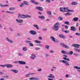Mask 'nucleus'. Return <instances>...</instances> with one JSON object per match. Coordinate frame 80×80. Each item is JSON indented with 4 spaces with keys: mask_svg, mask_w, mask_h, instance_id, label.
Masks as SVG:
<instances>
[{
    "mask_svg": "<svg viewBox=\"0 0 80 80\" xmlns=\"http://www.w3.org/2000/svg\"><path fill=\"white\" fill-rule=\"evenodd\" d=\"M29 80H38V79L37 77H32L29 78Z\"/></svg>",
    "mask_w": 80,
    "mask_h": 80,
    "instance_id": "15",
    "label": "nucleus"
},
{
    "mask_svg": "<svg viewBox=\"0 0 80 80\" xmlns=\"http://www.w3.org/2000/svg\"><path fill=\"white\" fill-rule=\"evenodd\" d=\"M64 24H67V25H70V22L68 21H65L64 22Z\"/></svg>",
    "mask_w": 80,
    "mask_h": 80,
    "instance_id": "29",
    "label": "nucleus"
},
{
    "mask_svg": "<svg viewBox=\"0 0 80 80\" xmlns=\"http://www.w3.org/2000/svg\"><path fill=\"white\" fill-rule=\"evenodd\" d=\"M38 38L40 40H42V37H40V36Z\"/></svg>",
    "mask_w": 80,
    "mask_h": 80,
    "instance_id": "57",
    "label": "nucleus"
},
{
    "mask_svg": "<svg viewBox=\"0 0 80 80\" xmlns=\"http://www.w3.org/2000/svg\"><path fill=\"white\" fill-rule=\"evenodd\" d=\"M26 42L27 43H30L31 42V41H26Z\"/></svg>",
    "mask_w": 80,
    "mask_h": 80,
    "instance_id": "52",
    "label": "nucleus"
},
{
    "mask_svg": "<svg viewBox=\"0 0 80 80\" xmlns=\"http://www.w3.org/2000/svg\"><path fill=\"white\" fill-rule=\"evenodd\" d=\"M74 68H76V69H78V70H80V67H79L77 66H74ZM78 71L80 72V70H78Z\"/></svg>",
    "mask_w": 80,
    "mask_h": 80,
    "instance_id": "24",
    "label": "nucleus"
},
{
    "mask_svg": "<svg viewBox=\"0 0 80 80\" xmlns=\"http://www.w3.org/2000/svg\"><path fill=\"white\" fill-rule=\"evenodd\" d=\"M69 37L70 38H72V36H69Z\"/></svg>",
    "mask_w": 80,
    "mask_h": 80,
    "instance_id": "62",
    "label": "nucleus"
},
{
    "mask_svg": "<svg viewBox=\"0 0 80 80\" xmlns=\"http://www.w3.org/2000/svg\"><path fill=\"white\" fill-rule=\"evenodd\" d=\"M72 46L75 47V48H80V45L77 44H73L72 45Z\"/></svg>",
    "mask_w": 80,
    "mask_h": 80,
    "instance_id": "8",
    "label": "nucleus"
},
{
    "mask_svg": "<svg viewBox=\"0 0 80 80\" xmlns=\"http://www.w3.org/2000/svg\"><path fill=\"white\" fill-rule=\"evenodd\" d=\"M38 13L39 14V15H42V13L40 12H38Z\"/></svg>",
    "mask_w": 80,
    "mask_h": 80,
    "instance_id": "60",
    "label": "nucleus"
},
{
    "mask_svg": "<svg viewBox=\"0 0 80 80\" xmlns=\"http://www.w3.org/2000/svg\"><path fill=\"white\" fill-rule=\"evenodd\" d=\"M75 50V51H76V52H80V49H79L76 48Z\"/></svg>",
    "mask_w": 80,
    "mask_h": 80,
    "instance_id": "32",
    "label": "nucleus"
},
{
    "mask_svg": "<svg viewBox=\"0 0 80 80\" xmlns=\"http://www.w3.org/2000/svg\"><path fill=\"white\" fill-rule=\"evenodd\" d=\"M63 58V59H64V60H67V61H69V62L70 61V59H69L68 58Z\"/></svg>",
    "mask_w": 80,
    "mask_h": 80,
    "instance_id": "34",
    "label": "nucleus"
},
{
    "mask_svg": "<svg viewBox=\"0 0 80 80\" xmlns=\"http://www.w3.org/2000/svg\"><path fill=\"white\" fill-rule=\"evenodd\" d=\"M32 56L30 57V58L31 59H35V58L36 57H35V54H32Z\"/></svg>",
    "mask_w": 80,
    "mask_h": 80,
    "instance_id": "13",
    "label": "nucleus"
},
{
    "mask_svg": "<svg viewBox=\"0 0 80 80\" xmlns=\"http://www.w3.org/2000/svg\"><path fill=\"white\" fill-rule=\"evenodd\" d=\"M65 27L66 29H67L68 28V26H65Z\"/></svg>",
    "mask_w": 80,
    "mask_h": 80,
    "instance_id": "54",
    "label": "nucleus"
},
{
    "mask_svg": "<svg viewBox=\"0 0 80 80\" xmlns=\"http://www.w3.org/2000/svg\"><path fill=\"white\" fill-rule=\"evenodd\" d=\"M15 10V8H9V10Z\"/></svg>",
    "mask_w": 80,
    "mask_h": 80,
    "instance_id": "39",
    "label": "nucleus"
},
{
    "mask_svg": "<svg viewBox=\"0 0 80 80\" xmlns=\"http://www.w3.org/2000/svg\"><path fill=\"white\" fill-rule=\"evenodd\" d=\"M59 23L57 22L56 23L54 26L52 27V28L53 30H55V31H57L58 30V28L59 27Z\"/></svg>",
    "mask_w": 80,
    "mask_h": 80,
    "instance_id": "2",
    "label": "nucleus"
},
{
    "mask_svg": "<svg viewBox=\"0 0 80 80\" xmlns=\"http://www.w3.org/2000/svg\"><path fill=\"white\" fill-rule=\"evenodd\" d=\"M63 32H65V33H69V31H68V30L64 31H63Z\"/></svg>",
    "mask_w": 80,
    "mask_h": 80,
    "instance_id": "41",
    "label": "nucleus"
},
{
    "mask_svg": "<svg viewBox=\"0 0 80 80\" xmlns=\"http://www.w3.org/2000/svg\"><path fill=\"white\" fill-rule=\"evenodd\" d=\"M11 71H12V72H14V73H18V71L16 70L12 69V70H11Z\"/></svg>",
    "mask_w": 80,
    "mask_h": 80,
    "instance_id": "25",
    "label": "nucleus"
},
{
    "mask_svg": "<svg viewBox=\"0 0 80 80\" xmlns=\"http://www.w3.org/2000/svg\"><path fill=\"white\" fill-rule=\"evenodd\" d=\"M48 80H53V79L50 78H48Z\"/></svg>",
    "mask_w": 80,
    "mask_h": 80,
    "instance_id": "64",
    "label": "nucleus"
},
{
    "mask_svg": "<svg viewBox=\"0 0 80 80\" xmlns=\"http://www.w3.org/2000/svg\"><path fill=\"white\" fill-rule=\"evenodd\" d=\"M30 2H31L32 3H34V4H35V5H38V3L37 2H35V1H34V0H31Z\"/></svg>",
    "mask_w": 80,
    "mask_h": 80,
    "instance_id": "18",
    "label": "nucleus"
},
{
    "mask_svg": "<svg viewBox=\"0 0 80 80\" xmlns=\"http://www.w3.org/2000/svg\"><path fill=\"white\" fill-rule=\"evenodd\" d=\"M17 35H18L19 36H20V35H21V34L20 33H18Z\"/></svg>",
    "mask_w": 80,
    "mask_h": 80,
    "instance_id": "59",
    "label": "nucleus"
},
{
    "mask_svg": "<svg viewBox=\"0 0 80 80\" xmlns=\"http://www.w3.org/2000/svg\"><path fill=\"white\" fill-rule=\"evenodd\" d=\"M36 45L39 46V47H42V46H43V45L42 44H38V45L36 44Z\"/></svg>",
    "mask_w": 80,
    "mask_h": 80,
    "instance_id": "48",
    "label": "nucleus"
},
{
    "mask_svg": "<svg viewBox=\"0 0 80 80\" xmlns=\"http://www.w3.org/2000/svg\"><path fill=\"white\" fill-rule=\"evenodd\" d=\"M59 10L60 12H74V11L73 10L68 9L67 8H60Z\"/></svg>",
    "mask_w": 80,
    "mask_h": 80,
    "instance_id": "1",
    "label": "nucleus"
},
{
    "mask_svg": "<svg viewBox=\"0 0 80 80\" xmlns=\"http://www.w3.org/2000/svg\"><path fill=\"white\" fill-rule=\"evenodd\" d=\"M68 77H69V76H68V74H67L66 75V78H68Z\"/></svg>",
    "mask_w": 80,
    "mask_h": 80,
    "instance_id": "50",
    "label": "nucleus"
},
{
    "mask_svg": "<svg viewBox=\"0 0 80 80\" xmlns=\"http://www.w3.org/2000/svg\"><path fill=\"white\" fill-rule=\"evenodd\" d=\"M49 52L51 53H53V51L52 50H50L49 51Z\"/></svg>",
    "mask_w": 80,
    "mask_h": 80,
    "instance_id": "53",
    "label": "nucleus"
},
{
    "mask_svg": "<svg viewBox=\"0 0 80 80\" xmlns=\"http://www.w3.org/2000/svg\"><path fill=\"white\" fill-rule=\"evenodd\" d=\"M77 4H78L77 2H73L72 3V5H77Z\"/></svg>",
    "mask_w": 80,
    "mask_h": 80,
    "instance_id": "33",
    "label": "nucleus"
},
{
    "mask_svg": "<svg viewBox=\"0 0 80 80\" xmlns=\"http://www.w3.org/2000/svg\"><path fill=\"white\" fill-rule=\"evenodd\" d=\"M48 77H49V78H55V77L53 75V74H49V76H48Z\"/></svg>",
    "mask_w": 80,
    "mask_h": 80,
    "instance_id": "27",
    "label": "nucleus"
},
{
    "mask_svg": "<svg viewBox=\"0 0 80 80\" xmlns=\"http://www.w3.org/2000/svg\"><path fill=\"white\" fill-rule=\"evenodd\" d=\"M29 32L31 34H32V35H35V34H36V32L33 30L30 31Z\"/></svg>",
    "mask_w": 80,
    "mask_h": 80,
    "instance_id": "14",
    "label": "nucleus"
},
{
    "mask_svg": "<svg viewBox=\"0 0 80 80\" xmlns=\"http://www.w3.org/2000/svg\"><path fill=\"white\" fill-rule=\"evenodd\" d=\"M0 80H4V79L2 78L0 79Z\"/></svg>",
    "mask_w": 80,
    "mask_h": 80,
    "instance_id": "63",
    "label": "nucleus"
},
{
    "mask_svg": "<svg viewBox=\"0 0 80 80\" xmlns=\"http://www.w3.org/2000/svg\"><path fill=\"white\" fill-rule=\"evenodd\" d=\"M33 74H35V73H29L26 75V77H30V75H33Z\"/></svg>",
    "mask_w": 80,
    "mask_h": 80,
    "instance_id": "28",
    "label": "nucleus"
},
{
    "mask_svg": "<svg viewBox=\"0 0 80 80\" xmlns=\"http://www.w3.org/2000/svg\"><path fill=\"white\" fill-rule=\"evenodd\" d=\"M72 15V14L71 13L68 12V13H66L65 14V16H67L68 15Z\"/></svg>",
    "mask_w": 80,
    "mask_h": 80,
    "instance_id": "35",
    "label": "nucleus"
},
{
    "mask_svg": "<svg viewBox=\"0 0 80 80\" xmlns=\"http://www.w3.org/2000/svg\"><path fill=\"white\" fill-rule=\"evenodd\" d=\"M73 20L74 22H77L78 20V18L75 17L73 18Z\"/></svg>",
    "mask_w": 80,
    "mask_h": 80,
    "instance_id": "20",
    "label": "nucleus"
},
{
    "mask_svg": "<svg viewBox=\"0 0 80 80\" xmlns=\"http://www.w3.org/2000/svg\"><path fill=\"white\" fill-rule=\"evenodd\" d=\"M35 8L36 9H38V10H39L40 11H43V8L42 7H38Z\"/></svg>",
    "mask_w": 80,
    "mask_h": 80,
    "instance_id": "12",
    "label": "nucleus"
},
{
    "mask_svg": "<svg viewBox=\"0 0 80 80\" xmlns=\"http://www.w3.org/2000/svg\"><path fill=\"white\" fill-rule=\"evenodd\" d=\"M0 67H7V68H11L13 67L12 65L10 64H5L4 65H1Z\"/></svg>",
    "mask_w": 80,
    "mask_h": 80,
    "instance_id": "5",
    "label": "nucleus"
},
{
    "mask_svg": "<svg viewBox=\"0 0 80 80\" xmlns=\"http://www.w3.org/2000/svg\"><path fill=\"white\" fill-rule=\"evenodd\" d=\"M34 42H35V43H41V41H38L37 40H35Z\"/></svg>",
    "mask_w": 80,
    "mask_h": 80,
    "instance_id": "30",
    "label": "nucleus"
},
{
    "mask_svg": "<svg viewBox=\"0 0 80 80\" xmlns=\"http://www.w3.org/2000/svg\"><path fill=\"white\" fill-rule=\"evenodd\" d=\"M16 21L17 22V23H23V20L22 19L18 20V19H16Z\"/></svg>",
    "mask_w": 80,
    "mask_h": 80,
    "instance_id": "10",
    "label": "nucleus"
},
{
    "mask_svg": "<svg viewBox=\"0 0 80 80\" xmlns=\"http://www.w3.org/2000/svg\"><path fill=\"white\" fill-rule=\"evenodd\" d=\"M50 38L54 42H55V43H58V41L57 40V39L55 38H54L53 37L51 36L50 37Z\"/></svg>",
    "mask_w": 80,
    "mask_h": 80,
    "instance_id": "7",
    "label": "nucleus"
},
{
    "mask_svg": "<svg viewBox=\"0 0 80 80\" xmlns=\"http://www.w3.org/2000/svg\"><path fill=\"white\" fill-rule=\"evenodd\" d=\"M40 48L36 47L35 48V49L36 50H40Z\"/></svg>",
    "mask_w": 80,
    "mask_h": 80,
    "instance_id": "43",
    "label": "nucleus"
},
{
    "mask_svg": "<svg viewBox=\"0 0 80 80\" xmlns=\"http://www.w3.org/2000/svg\"><path fill=\"white\" fill-rule=\"evenodd\" d=\"M58 20H63V18L62 17H59L58 18Z\"/></svg>",
    "mask_w": 80,
    "mask_h": 80,
    "instance_id": "38",
    "label": "nucleus"
},
{
    "mask_svg": "<svg viewBox=\"0 0 80 80\" xmlns=\"http://www.w3.org/2000/svg\"><path fill=\"white\" fill-rule=\"evenodd\" d=\"M6 39L7 40V41L8 42H9L11 43H13V41L12 40H11L10 39H9V38H6Z\"/></svg>",
    "mask_w": 80,
    "mask_h": 80,
    "instance_id": "9",
    "label": "nucleus"
},
{
    "mask_svg": "<svg viewBox=\"0 0 80 80\" xmlns=\"http://www.w3.org/2000/svg\"><path fill=\"white\" fill-rule=\"evenodd\" d=\"M47 13L48 14V15H51V12H50V11H48L47 12Z\"/></svg>",
    "mask_w": 80,
    "mask_h": 80,
    "instance_id": "42",
    "label": "nucleus"
},
{
    "mask_svg": "<svg viewBox=\"0 0 80 80\" xmlns=\"http://www.w3.org/2000/svg\"><path fill=\"white\" fill-rule=\"evenodd\" d=\"M24 5H29V2L27 1H24L23 3H21V5H20L19 6L22 7H23Z\"/></svg>",
    "mask_w": 80,
    "mask_h": 80,
    "instance_id": "6",
    "label": "nucleus"
},
{
    "mask_svg": "<svg viewBox=\"0 0 80 80\" xmlns=\"http://www.w3.org/2000/svg\"><path fill=\"white\" fill-rule=\"evenodd\" d=\"M75 34L76 35L78 36H80V33H76Z\"/></svg>",
    "mask_w": 80,
    "mask_h": 80,
    "instance_id": "45",
    "label": "nucleus"
},
{
    "mask_svg": "<svg viewBox=\"0 0 80 80\" xmlns=\"http://www.w3.org/2000/svg\"><path fill=\"white\" fill-rule=\"evenodd\" d=\"M61 45H62L63 47L65 48H67V49H68V48H69V47L63 43H61Z\"/></svg>",
    "mask_w": 80,
    "mask_h": 80,
    "instance_id": "11",
    "label": "nucleus"
},
{
    "mask_svg": "<svg viewBox=\"0 0 80 80\" xmlns=\"http://www.w3.org/2000/svg\"><path fill=\"white\" fill-rule=\"evenodd\" d=\"M9 29L10 30V31H11L12 32V31H13V29H12V28H9Z\"/></svg>",
    "mask_w": 80,
    "mask_h": 80,
    "instance_id": "55",
    "label": "nucleus"
},
{
    "mask_svg": "<svg viewBox=\"0 0 80 80\" xmlns=\"http://www.w3.org/2000/svg\"><path fill=\"white\" fill-rule=\"evenodd\" d=\"M50 48V46L48 45H45V48L47 49H49V48Z\"/></svg>",
    "mask_w": 80,
    "mask_h": 80,
    "instance_id": "36",
    "label": "nucleus"
},
{
    "mask_svg": "<svg viewBox=\"0 0 80 80\" xmlns=\"http://www.w3.org/2000/svg\"><path fill=\"white\" fill-rule=\"evenodd\" d=\"M46 0L47 3H50V0Z\"/></svg>",
    "mask_w": 80,
    "mask_h": 80,
    "instance_id": "49",
    "label": "nucleus"
},
{
    "mask_svg": "<svg viewBox=\"0 0 80 80\" xmlns=\"http://www.w3.org/2000/svg\"><path fill=\"white\" fill-rule=\"evenodd\" d=\"M29 45L30 47H33V44L32 43H29Z\"/></svg>",
    "mask_w": 80,
    "mask_h": 80,
    "instance_id": "40",
    "label": "nucleus"
},
{
    "mask_svg": "<svg viewBox=\"0 0 80 80\" xmlns=\"http://www.w3.org/2000/svg\"><path fill=\"white\" fill-rule=\"evenodd\" d=\"M0 74L1 75H2V74H3V73L2 72H0Z\"/></svg>",
    "mask_w": 80,
    "mask_h": 80,
    "instance_id": "61",
    "label": "nucleus"
},
{
    "mask_svg": "<svg viewBox=\"0 0 80 80\" xmlns=\"http://www.w3.org/2000/svg\"><path fill=\"white\" fill-rule=\"evenodd\" d=\"M33 26L35 28H36V29L38 30L39 29V28L38 27V25L36 24L33 25Z\"/></svg>",
    "mask_w": 80,
    "mask_h": 80,
    "instance_id": "23",
    "label": "nucleus"
},
{
    "mask_svg": "<svg viewBox=\"0 0 80 80\" xmlns=\"http://www.w3.org/2000/svg\"><path fill=\"white\" fill-rule=\"evenodd\" d=\"M38 72H41L42 71V69H39L38 70Z\"/></svg>",
    "mask_w": 80,
    "mask_h": 80,
    "instance_id": "56",
    "label": "nucleus"
},
{
    "mask_svg": "<svg viewBox=\"0 0 80 80\" xmlns=\"http://www.w3.org/2000/svg\"><path fill=\"white\" fill-rule=\"evenodd\" d=\"M61 53H63V54H67L68 55V52H66L64 50H62L61 51Z\"/></svg>",
    "mask_w": 80,
    "mask_h": 80,
    "instance_id": "22",
    "label": "nucleus"
},
{
    "mask_svg": "<svg viewBox=\"0 0 80 80\" xmlns=\"http://www.w3.org/2000/svg\"><path fill=\"white\" fill-rule=\"evenodd\" d=\"M71 30L72 31H76V30H77V29L75 28V27L72 26L71 27Z\"/></svg>",
    "mask_w": 80,
    "mask_h": 80,
    "instance_id": "16",
    "label": "nucleus"
},
{
    "mask_svg": "<svg viewBox=\"0 0 80 80\" xmlns=\"http://www.w3.org/2000/svg\"><path fill=\"white\" fill-rule=\"evenodd\" d=\"M18 17L19 18H30L32 16L29 15H21L19 14Z\"/></svg>",
    "mask_w": 80,
    "mask_h": 80,
    "instance_id": "3",
    "label": "nucleus"
},
{
    "mask_svg": "<svg viewBox=\"0 0 80 80\" xmlns=\"http://www.w3.org/2000/svg\"><path fill=\"white\" fill-rule=\"evenodd\" d=\"M18 62L20 64H21L25 65V64H26V63L25 62L22 61H19Z\"/></svg>",
    "mask_w": 80,
    "mask_h": 80,
    "instance_id": "17",
    "label": "nucleus"
},
{
    "mask_svg": "<svg viewBox=\"0 0 80 80\" xmlns=\"http://www.w3.org/2000/svg\"><path fill=\"white\" fill-rule=\"evenodd\" d=\"M73 55H75V56H78V55L79 54L77 53H74Z\"/></svg>",
    "mask_w": 80,
    "mask_h": 80,
    "instance_id": "47",
    "label": "nucleus"
},
{
    "mask_svg": "<svg viewBox=\"0 0 80 80\" xmlns=\"http://www.w3.org/2000/svg\"><path fill=\"white\" fill-rule=\"evenodd\" d=\"M8 7V5L6 4L5 5H2L1 6V7Z\"/></svg>",
    "mask_w": 80,
    "mask_h": 80,
    "instance_id": "37",
    "label": "nucleus"
},
{
    "mask_svg": "<svg viewBox=\"0 0 80 80\" xmlns=\"http://www.w3.org/2000/svg\"><path fill=\"white\" fill-rule=\"evenodd\" d=\"M43 31L45 32V31H47V29L46 28H44L42 29Z\"/></svg>",
    "mask_w": 80,
    "mask_h": 80,
    "instance_id": "51",
    "label": "nucleus"
},
{
    "mask_svg": "<svg viewBox=\"0 0 80 80\" xmlns=\"http://www.w3.org/2000/svg\"><path fill=\"white\" fill-rule=\"evenodd\" d=\"M13 63H18V61H15L13 62Z\"/></svg>",
    "mask_w": 80,
    "mask_h": 80,
    "instance_id": "58",
    "label": "nucleus"
},
{
    "mask_svg": "<svg viewBox=\"0 0 80 80\" xmlns=\"http://www.w3.org/2000/svg\"><path fill=\"white\" fill-rule=\"evenodd\" d=\"M73 54V52L72 51H70L69 52H68V55L69 54L72 55Z\"/></svg>",
    "mask_w": 80,
    "mask_h": 80,
    "instance_id": "21",
    "label": "nucleus"
},
{
    "mask_svg": "<svg viewBox=\"0 0 80 80\" xmlns=\"http://www.w3.org/2000/svg\"><path fill=\"white\" fill-rule=\"evenodd\" d=\"M22 50L25 52L27 50V48L26 47H23L22 48Z\"/></svg>",
    "mask_w": 80,
    "mask_h": 80,
    "instance_id": "31",
    "label": "nucleus"
},
{
    "mask_svg": "<svg viewBox=\"0 0 80 80\" xmlns=\"http://www.w3.org/2000/svg\"><path fill=\"white\" fill-rule=\"evenodd\" d=\"M38 17L42 19V20H43V19H45V17L43 16H39Z\"/></svg>",
    "mask_w": 80,
    "mask_h": 80,
    "instance_id": "26",
    "label": "nucleus"
},
{
    "mask_svg": "<svg viewBox=\"0 0 80 80\" xmlns=\"http://www.w3.org/2000/svg\"><path fill=\"white\" fill-rule=\"evenodd\" d=\"M18 55L19 56H20V57L22 56V54L21 53H18Z\"/></svg>",
    "mask_w": 80,
    "mask_h": 80,
    "instance_id": "46",
    "label": "nucleus"
},
{
    "mask_svg": "<svg viewBox=\"0 0 80 80\" xmlns=\"http://www.w3.org/2000/svg\"><path fill=\"white\" fill-rule=\"evenodd\" d=\"M5 12H6L7 13H12V14H13L14 13L13 12H8V11H6Z\"/></svg>",
    "mask_w": 80,
    "mask_h": 80,
    "instance_id": "44",
    "label": "nucleus"
},
{
    "mask_svg": "<svg viewBox=\"0 0 80 80\" xmlns=\"http://www.w3.org/2000/svg\"><path fill=\"white\" fill-rule=\"evenodd\" d=\"M59 36L60 38H65L66 37L65 36L63 35H62V34H60L59 35Z\"/></svg>",
    "mask_w": 80,
    "mask_h": 80,
    "instance_id": "19",
    "label": "nucleus"
},
{
    "mask_svg": "<svg viewBox=\"0 0 80 80\" xmlns=\"http://www.w3.org/2000/svg\"><path fill=\"white\" fill-rule=\"evenodd\" d=\"M59 62H62V63H64L65 65L66 66H68V67L70 66V64L68 63V61H65V60H60L59 61Z\"/></svg>",
    "mask_w": 80,
    "mask_h": 80,
    "instance_id": "4",
    "label": "nucleus"
}]
</instances>
